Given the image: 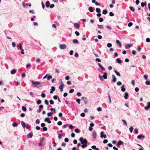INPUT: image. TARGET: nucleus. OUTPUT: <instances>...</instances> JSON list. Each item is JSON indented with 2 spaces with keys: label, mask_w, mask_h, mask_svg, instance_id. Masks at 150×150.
<instances>
[{
  "label": "nucleus",
  "mask_w": 150,
  "mask_h": 150,
  "mask_svg": "<svg viewBox=\"0 0 150 150\" xmlns=\"http://www.w3.org/2000/svg\"><path fill=\"white\" fill-rule=\"evenodd\" d=\"M117 84L118 86L121 85L122 84V83L120 81H118L117 83Z\"/></svg>",
  "instance_id": "obj_48"
},
{
  "label": "nucleus",
  "mask_w": 150,
  "mask_h": 150,
  "mask_svg": "<svg viewBox=\"0 0 150 150\" xmlns=\"http://www.w3.org/2000/svg\"><path fill=\"white\" fill-rule=\"evenodd\" d=\"M108 13L107 11L106 10H104L103 11L102 13L104 15Z\"/></svg>",
  "instance_id": "obj_24"
},
{
  "label": "nucleus",
  "mask_w": 150,
  "mask_h": 150,
  "mask_svg": "<svg viewBox=\"0 0 150 150\" xmlns=\"http://www.w3.org/2000/svg\"><path fill=\"white\" fill-rule=\"evenodd\" d=\"M75 27L76 28H79V25L76 23H75L74 24Z\"/></svg>",
  "instance_id": "obj_15"
},
{
  "label": "nucleus",
  "mask_w": 150,
  "mask_h": 150,
  "mask_svg": "<svg viewBox=\"0 0 150 150\" xmlns=\"http://www.w3.org/2000/svg\"><path fill=\"white\" fill-rule=\"evenodd\" d=\"M52 76H51L49 75L47 77V80H50V79H52Z\"/></svg>",
  "instance_id": "obj_37"
},
{
  "label": "nucleus",
  "mask_w": 150,
  "mask_h": 150,
  "mask_svg": "<svg viewBox=\"0 0 150 150\" xmlns=\"http://www.w3.org/2000/svg\"><path fill=\"white\" fill-rule=\"evenodd\" d=\"M108 97L110 103H111V100L109 93H108Z\"/></svg>",
  "instance_id": "obj_43"
},
{
  "label": "nucleus",
  "mask_w": 150,
  "mask_h": 150,
  "mask_svg": "<svg viewBox=\"0 0 150 150\" xmlns=\"http://www.w3.org/2000/svg\"><path fill=\"white\" fill-rule=\"evenodd\" d=\"M116 60L118 63L120 64L121 63V60L119 58H117V59Z\"/></svg>",
  "instance_id": "obj_34"
},
{
  "label": "nucleus",
  "mask_w": 150,
  "mask_h": 150,
  "mask_svg": "<svg viewBox=\"0 0 150 150\" xmlns=\"http://www.w3.org/2000/svg\"><path fill=\"white\" fill-rule=\"evenodd\" d=\"M41 96L42 98H45L46 96V95L45 93H42L41 94Z\"/></svg>",
  "instance_id": "obj_36"
},
{
  "label": "nucleus",
  "mask_w": 150,
  "mask_h": 150,
  "mask_svg": "<svg viewBox=\"0 0 150 150\" xmlns=\"http://www.w3.org/2000/svg\"><path fill=\"white\" fill-rule=\"evenodd\" d=\"M89 10L91 12H93V10L92 7H90L89 8Z\"/></svg>",
  "instance_id": "obj_30"
},
{
  "label": "nucleus",
  "mask_w": 150,
  "mask_h": 150,
  "mask_svg": "<svg viewBox=\"0 0 150 150\" xmlns=\"http://www.w3.org/2000/svg\"><path fill=\"white\" fill-rule=\"evenodd\" d=\"M61 84L59 86V88L60 89V91L61 92L63 91V88L64 86V85L63 84V82L62 81H61Z\"/></svg>",
  "instance_id": "obj_4"
},
{
  "label": "nucleus",
  "mask_w": 150,
  "mask_h": 150,
  "mask_svg": "<svg viewBox=\"0 0 150 150\" xmlns=\"http://www.w3.org/2000/svg\"><path fill=\"white\" fill-rule=\"evenodd\" d=\"M132 46V44H127L125 45V47L127 49L129 48Z\"/></svg>",
  "instance_id": "obj_6"
},
{
  "label": "nucleus",
  "mask_w": 150,
  "mask_h": 150,
  "mask_svg": "<svg viewBox=\"0 0 150 150\" xmlns=\"http://www.w3.org/2000/svg\"><path fill=\"white\" fill-rule=\"evenodd\" d=\"M22 109L24 111H26L27 110L26 107L23 106L22 107Z\"/></svg>",
  "instance_id": "obj_33"
},
{
  "label": "nucleus",
  "mask_w": 150,
  "mask_h": 150,
  "mask_svg": "<svg viewBox=\"0 0 150 150\" xmlns=\"http://www.w3.org/2000/svg\"><path fill=\"white\" fill-rule=\"evenodd\" d=\"M112 82H115L116 81V78L114 75H112Z\"/></svg>",
  "instance_id": "obj_9"
},
{
  "label": "nucleus",
  "mask_w": 150,
  "mask_h": 150,
  "mask_svg": "<svg viewBox=\"0 0 150 150\" xmlns=\"http://www.w3.org/2000/svg\"><path fill=\"white\" fill-rule=\"evenodd\" d=\"M114 72L117 76H120V74L119 72H118L116 70H115L114 71Z\"/></svg>",
  "instance_id": "obj_35"
},
{
  "label": "nucleus",
  "mask_w": 150,
  "mask_h": 150,
  "mask_svg": "<svg viewBox=\"0 0 150 150\" xmlns=\"http://www.w3.org/2000/svg\"><path fill=\"white\" fill-rule=\"evenodd\" d=\"M55 90V87L54 86H52L51 87V91H50V93H53L54 91Z\"/></svg>",
  "instance_id": "obj_7"
},
{
  "label": "nucleus",
  "mask_w": 150,
  "mask_h": 150,
  "mask_svg": "<svg viewBox=\"0 0 150 150\" xmlns=\"http://www.w3.org/2000/svg\"><path fill=\"white\" fill-rule=\"evenodd\" d=\"M44 121L45 122H47L48 123H51V121L49 120V118L48 117L46 118L44 120Z\"/></svg>",
  "instance_id": "obj_11"
},
{
  "label": "nucleus",
  "mask_w": 150,
  "mask_h": 150,
  "mask_svg": "<svg viewBox=\"0 0 150 150\" xmlns=\"http://www.w3.org/2000/svg\"><path fill=\"white\" fill-rule=\"evenodd\" d=\"M150 108V102H149L148 105L147 106L145 107L144 108V109L146 110H147L149 108Z\"/></svg>",
  "instance_id": "obj_10"
},
{
  "label": "nucleus",
  "mask_w": 150,
  "mask_h": 150,
  "mask_svg": "<svg viewBox=\"0 0 150 150\" xmlns=\"http://www.w3.org/2000/svg\"><path fill=\"white\" fill-rule=\"evenodd\" d=\"M121 90L122 92H124L125 91V88L124 87V85H123L121 86Z\"/></svg>",
  "instance_id": "obj_19"
},
{
  "label": "nucleus",
  "mask_w": 150,
  "mask_h": 150,
  "mask_svg": "<svg viewBox=\"0 0 150 150\" xmlns=\"http://www.w3.org/2000/svg\"><path fill=\"white\" fill-rule=\"evenodd\" d=\"M31 83L33 84V86L36 87L37 88H39L42 86V85H40V83L39 81L34 82L32 81Z\"/></svg>",
  "instance_id": "obj_1"
},
{
  "label": "nucleus",
  "mask_w": 150,
  "mask_h": 150,
  "mask_svg": "<svg viewBox=\"0 0 150 150\" xmlns=\"http://www.w3.org/2000/svg\"><path fill=\"white\" fill-rule=\"evenodd\" d=\"M146 41L149 42H150V39L149 38H147L146 39Z\"/></svg>",
  "instance_id": "obj_64"
},
{
  "label": "nucleus",
  "mask_w": 150,
  "mask_h": 150,
  "mask_svg": "<svg viewBox=\"0 0 150 150\" xmlns=\"http://www.w3.org/2000/svg\"><path fill=\"white\" fill-rule=\"evenodd\" d=\"M133 129V128L132 126L131 127L129 128V130L131 133H132Z\"/></svg>",
  "instance_id": "obj_32"
},
{
  "label": "nucleus",
  "mask_w": 150,
  "mask_h": 150,
  "mask_svg": "<svg viewBox=\"0 0 150 150\" xmlns=\"http://www.w3.org/2000/svg\"><path fill=\"white\" fill-rule=\"evenodd\" d=\"M96 132L94 131L93 132V136L94 139H96Z\"/></svg>",
  "instance_id": "obj_8"
},
{
  "label": "nucleus",
  "mask_w": 150,
  "mask_h": 150,
  "mask_svg": "<svg viewBox=\"0 0 150 150\" xmlns=\"http://www.w3.org/2000/svg\"><path fill=\"white\" fill-rule=\"evenodd\" d=\"M75 33L76 35L77 36H78L79 35V33L77 31H76L75 32Z\"/></svg>",
  "instance_id": "obj_60"
},
{
  "label": "nucleus",
  "mask_w": 150,
  "mask_h": 150,
  "mask_svg": "<svg viewBox=\"0 0 150 150\" xmlns=\"http://www.w3.org/2000/svg\"><path fill=\"white\" fill-rule=\"evenodd\" d=\"M96 11L97 13H100L101 12L100 9L99 8H97L96 9Z\"/></svg>",
  "instance_id": "obj_28"
},
{
  "label": "nucleus",
  "mask_w": 150,
  "mask_h": 150,
  "mask_svg": "<svg viewBox=\"0 0 150 150\" xmlns=\"http://www.w3.org/2000/svg\"><path fill=\"white\" fill-rule=\"evenodd\" d=\"M12 45L13 47H16V45L15 43L14 42H12Z\"/></svg>",
  "instance_id": "obj_61"
},
{
  "label": "nucleus",
  "mask_w": 150,
  "mask_h": 150,
  "mask_svg": "<svg viewBox=\"0 0 150 150\" xmlns=\"http://www.w3.org/2000/svg\"><path fill=\"white\" fill-rule=\"evenodd\" d=\"M109 15L110 16H114V14L112 12H110V13H109Z\"/></svg>",
  "instance_id": "obj_53"
},
{
  "label": "nucleus",
  "mask_w": 150,
  "mask_h": 150,
  "mask_svg": "<svg viewBox=\"0 0 150 150\" xmlns=\"http://www.w3.org/2000/svg\"><path fill=\"white\" fill-rule=\"evenodd\" d=\"M50 3L49 1H47L46 2V6L48 8L50 6Z\"/></svg>",
  "instance_id": "obj_18"
},
{
  "label": "nucleus",
  "mask_w": 150,
  "mask_h": 150,
  "mask_svg": "<svg viewBox=\"0 0 150 150\" xmlns=\"http://www.w3.org/2000/svg\"><path fill=\"white\" fill-rule=\"evenodd\" d=\"M106 28L108 29L109 30H111L112 29H111V27L109 26V25H107L106 26Z\"/></svg>",
  "instance_id": "obj_63"
},
{
  "label": "nucleus",
  "mask_w": 150,
  "mask_h": 150,
  "mask_svg": "<svg viewBox=\"0 0 150 150\" xmlns=\"http://www.w3.org/2000/svg\"><path fill=\"white\" fill-rule=\"evenodd\" d=\"M80 101H81V100L80 99H77L76 100V101L79 104H80Z\"/></svg>",
  "instance_id": "obj_49"
},
{
  "label": "nucleus",
  "mask_w": 150,
  "mask_h": 150,
  "mask_svg": "<svg viewBox=\"0 0 150 150\" xmlns=\"http://www.w3.org/2000/svg\"><path fill=\"white\" fill-rule=\"evenodd\" d=\"M69 139L67 138H66L64 139V141L65 142H69Z\"/></svg>",
  "instance_id": "obj_59"
},
{
  "label": "nucleus",
  "mask_w": 150,
  "mask_h": 150,
  "mask_svg": "<svg viewBox=\"0 0 150 150\" xmlns=\"http://www.w3.org/2000/svg\"><path fill=\"white\" fill-rule=\"evenodd\" d=\"M145 83L148 85H150V81H146L145 82Z\"/></svg>",
  "instance_id": "obj_40"
},
{
  "label": "nucleus",
  "mask_w": 150,
  "mask_h": 150,
  "mask_svg": "<svg viewBox=\"0 0 150 150\" xmlns=\"http://www.w3.org/2000/svg\"><path fill=\"white\" fill-rule=\"evenodd\" d=\"M79 140L81 142V143L82 144H87L88 143L87 141L85 139H83L82 137L79 138Z\"/></svg>",
  "instance_id": "obj_2"
},
{
  "label": "nucleus",
  "mask_w": 150,
  "mask_h": 150,
  "mask_svg": "<svg viewBox=\"0 0 150 150\" xmlns=\"http://www.w3.org/2000/svg\"><path fill=\"white\" fill-rule=\"evenodd\" d=\"M60 48L61 49H64L67 48V46L65 44L61 45H60Z\"/></svg>",
  "instance_id": "obj_5"
},
{
  "label": "nucleus",
  "mask_w": 150,
  "mask_h": 150,
  "mask_svg": "<svg viewBox=\"0 0 150 150\" xmlns=\"http://www.w3.org/2000/svg\"><path fill=\"white\" fill-rule=\"evenodd\" d=\"M16 70L15 69H13L11 71V74H13L16 73Z\"/></svg>",
  "instance_id": "obj_25"
},
{
  "label": "nucleus",
  "mask_w": 150,
  "mask_h": 150,
  "mask_svg": "<svg viewBox=\"0 0 150 150\" xmlns=\"http://www.w3.org/2000/svg\"><path fill=\"white\" fill-rule=\"evenodd\" d=\"M21 122L22 127L24 128H25L26 127V125L25 123L23 121H21Z\"/></svg>",
  "instance_id": "obj_21"
},
{
  "label": "nucleus",
  "mask_w": 150,
  "mask_h": 150,
  "mask_svg": "<svg viewBox=\"0 0 150 150\" xmlns=\"http://www.w3.org/2000/svg\"><path fill=\"white\" fill-rule=\"evenodd\" d=\"M25 114L24 113H22L20 115L21 117H24L25 116Z\"/></svg>",
  "instance_id": "obj_50"
},
{
  "label": "nucleus",
  "mask_w": 150,
  "mask_h": 150,
  "mask_svg": "<svg viewBox=\"0 0 150 150\" xmlns=\"http://www.w3.org/2000/svg\"><path fill=\"white\" fill-rule=\"evenodd\" d=\"M116 42L118 44L119 47H121L122 45L121 44V42L120 41L118 40H116Z\"/></svg>",
  "instance_id": "obj_17"
},
{
  "label": "nucleus",
  "mask_w": 150,
  "mask_h": 150,
  "mask_svg": "<svg viewBox=\"0 0 150 150\" xmlns=\"http://www.w3.org/2000/svg\"><path fill=\"white\" fill-rule=\"evenodd\" d=\"M62 122L61 121H59L57 122V124L59 125H62Z\"/></svg>",
  "instance_id": "obj_58"
},
{
  "label": "nucleus",
  "mask_w": 150,
  "mask_h": 150,
  "mask_svg": "<svg viewBox=\"0 0 150 150\" xmlns=\"http://www.w3.org/2000/svg\"><path fill=\"white\" fill-rule=\"evenodd\" d=\"M45 104L46 105H47L49 104V102H48V101L47 100H46V99H45Z\"/></svg>",
  "instance_id": "obj_51"
},
{
  "label": "nucleus",
  "mask_w": 150,
  "mask_h": 150,
  "mask_svg": "<svg viewBox=\"0 0 150 150\" xmlns=\"http://www.w3.org/2000/svg\"><path fill=\"white\" fill-rule=\"evenodd\" d=\"M99 21L100 22H102L103 21V19L102 18H100L99 19Z\"/></svg>",
  "instance_id": "obj_62"
},
{
  "label": "nucleus",
  "mask_w": 150,
  "mask_h": 150,
  "mask_svg": "<svg viewBox=\"0 0 150 150\" xmlns=\"http://www.w3.org/2000/svg\"><path fill=\"white\" fill-rule=\"evenodd\" d=\"M85 114L83 112L81 113L80 115V116L82 117H85Z\"/></svg>",
  "instance_id": "obj_57"
},
{
  "label": "nucleus",
  "mask_w": 150,
  "mask_h": 150,
  "mask_svg": "<svg viewBox=\"0 0 150 150\" xmlns=\"http://www.w3.org/2000/svg\"><path fill=\"white\" fill-rule=\"evenodd\" d=\"M73 42L74 43H77L78 42V41L77 39H74L73 40Z\"/></svg>",
  "instance_id": "obj_31"
},
{
  "label": "nucleus",
  "mask_w": 150,
  "mask_h": 150,
  "mask_svg": "<svg viewBox=\"0 0 150 150\" xmlns=\"http://www.w3.org/2000/svg\"><path fill=\"white\" fill-rule=\"evenodd\" d=\"M41 103V100H38L37 102V103L38 104H40Z\"/></svg>",
  "instance_id": "obj_41"
},
{
  "label": "nucleus",
  "mask_w": 150,
  "mask_h": 150,
  "mask_svg": "<svg viewBox=\"0 0 150 150\" xmlns=\"http://www.w3.org/2000/svg\"><path fill=\"white\" fill-rule=\"evenodd\" d=\"M87 146V144H83L82 145V147L83 148H84L86 147Z\"/></svg>",
  "instance_id": "obj_54"
},
{
  "label": "nucleus",
  "mask_w": 150,
  "mask_h": 150,
  "mask_svg": "<svg viewBox=\"0 0 150 150\" xmlns=\"http://www.w3.org/2000/svg\"><path fill=\"white\" fill-rule=\"evenodd\" d=\"M53 113L52 112H49L47 113V115L48 116L50 117L52 115Z\"/></svg>",
  "instance_id": "obj_38"
},
{
  "label": "nucleus",
  "mask_w": 150,
  "mask_h": 150,
  "mask_svg": "<svg viewBox=\"0 0 150 150\" xmlns=\"http://www.w3.org/2000/svg\"><path fill=\"white\" fill-rule=\"evenodd\" d=\"M17 47L18 50L21 49L22 48V47L21 44H19L18 45H17Z\"/></svg>",
  "instance_id": "obj_13"
},
{
  "label": "nucleus",
  "mask_w": 150,
  "mask_h": 150,
  "mask_svg": "<svg viewBox=\"0 0 150 150\" xmlns=\"http://www.w3.org/2000/svg\"><path fill=\"white\" fill-rule=\"evenodd\" d=\"M98 28L99 29H103V25H98Z\"/></svg>",
  "instance_id": "obj_39"
},
{
  "label": "nucleus",
  "mask_w": 150,
  "mask_h": 150,
  "mask_svg": "<svg viewBox=\"0 0 150 150\" xmlns=\"http://www.w3.org/2000/svg\"><path fill=\"white\" fill-rule=\"evenodd\" d=\"M33 136V133L32 132H30L28 135L27 137L29 138H31Z\"/></svg>",
  "instance_id": "obj_12"
},
{
  "label": "nucleus",
  "mask_w": 150,
  "mask_h": 150,
  "mask_svg": "<svg viewBox=\"0 0 150 150\" xmlns=\"http://www.w3.org/2000/svg\"><path fill=\"white\" fill-rule=\"evenodd\" d=\"M123 142L121 141H120L118 142L117 144V146H118L123 144Z\"/></svg>",
  "instance_id": "obj_16"
},
{
  "label": "nucleus",
  "mask_w": 150,
  "mask_h": 150,
  "mask_svg": "<svg viewBox=\"0 0 150 150\" xmlns=\"http://www.w3.org/2000/svg\"><path fill=\"white\" fill-rule=\"evenodd\" d=\"M133 25V23L132 22H129V23L128 24V26L129 27H131Z\"/></svg>",
  "instance_id": "obj_47"
},
{
  "label": "nucleus",
  "mask_w": 150,
  "mask_h": 150,
  "mask_svg": "<svg viewBox=\"0 0 150 150\" xmlns=\"http://www.w3.org/2000/svg\"><path fill=\"white\" fill-rule=\"evenodd\" d=\"M128 93L127 92H125V97L124 98L125 99H127L128 98Z\"/></svg>",
  "instance_id": "obj_20"
},
{
  "label": "nucleus",
  "mask_w": 150,
  "mask_h": 150,
  "mask_svg": "<svg viewBox=\"0 0 150 150\" xmlns=\"http://www.w3.org/2000/svg\"><path fill=\"white\" fill-rule=\"evenodd\" d=\"M40 121L39 119H37L36 120L35 123L36 124H38L40 123Z\"/></svg>",
  "instance_id": "obj_46"
},
{
  "label": "nucleus",
  "mask_w": 150,
  "mask_h": 150,
  "mask_svg": "<svg viewBox=\"0 0 150 150\" xmlns=\"http://www.w3.org/2000/svg\"><path fill=\"white\" fill-rule=\"evenodd\" d=\"M107 46L109 47H111L112 46V44L111 43H108L107 44Z\"/></svg>",
  "instance_id": "obj_42"
},
{
  "label": "nucleus",
  "mask_w": 150,
  "mask_h": 150,
  "mask_svg": "<svg viewBox=\"0 0 150 150\" xmlns=\"http://www.w3.org/2000/svg\"><path fill=\"white\" fill-rule=\"evenodd\" d=\"M14 127H16L18 125V124L16 122H14L12 125Z\"/></svg>",
  "instance_id": "obj_27"
},
{
  "label": "nucleus",
  "mask_w": 150,
  "mask_h": 150,
  "mask_svg": "<svg viewBox=\"0 0 150 150\" xmlns=\"http://www.w3.org/2000/svg\"><path fill=\"white\" fill-rule=\"evenodd\" d=\"M45 139V138L44 137H42L41 138L40 141V143L38 144V145L39 146H42Z\"/></svg>",
  "instance_id": "obj_3"
},
{
  "label": "nucleus",
  "mask_w": 150,
  "mask_h": 150,
  "mask_svg": "<svg viewBox=\"0 0 150 150\" xmlns=\"http://www.w3.org/2000/svg\"><path fill=\"white\" fill-rule=\"evenodd\" d=\"M75 132L76 133H79L80 132V130H79L77 128L75 129Z\"/></svg>",
  "instance_id": "obj_29"
},
{
  "label": "nucleus",
  "mask_w": 150,
  "mask_h": 150,
  "mask_svg": "<svg viewBox=\"0 0 150 150\" xmlns=\"http://www.w3.org/2000/svg\"><path fill=\"white\" fill-rule=\"evenodd\" d=\"M144 138L145 137L144 136L142 135H139L137 137V139H140L141 138Z\"/></svg>",
  "instance_id": "obj_22"
},
{
  "label": "nucleus",
  "mask_w": 150,
  "mask_h": 150,
  "mask_svg": "<svg viewBox=\"0 0 150 150\" xmlns=\"http://www.w3.org/2000/svg\"><path fill=\"white\" fill-rule=\"evenodd\" d=\"M74 91V89H71L69 91V92L70 93H72Z\"/></svg>",
  "instance_id": "obj_55"
},
{
  "label": "nucleus",
  "mask_w": 150,
  "mask_h": 150,
  "mask_svg": "<svg viewBox=\"0 0 150 150\" xmlns=\"http://www.w3.org/2000/svg\"><path fill=\"white\" fill-rule=\"evenodd\" d=\"M107 73L106 72H105L104 73L103 76V77L104 79H106L107 78Z\"/></svg>",
  "instance_id": "obj_14"
},
{
  "label": "nucleus",
  "mask_w": 150,
  "mask_h": 150,
  "mask_svg": "<svg viewBox=\"0 0 150 150\" xmlns=\"http://www.w3.org/2000/svg\"><path fill=\"white\" fill-rule=\"evenodd\" d=\"M50 103L51 104L53 105L54 103L53 101L52 100H50Z\"/></svg>",
  "instance_id": "obj_52"
},
{
  "label": "nucleus",
  "mask_w": 150,
  "mask_h": 150,
  "mask_svg": "<svg viewBox=\"0 0 150 150\" xmlns=\"http://www.w3.org/2000/svg\"><path fill=\"white\" fill-rule=\"evenodd\" d=\"M76 95L78 96H81V94L80 92H78L77 93Z\"/></svg>",
  "instance_id": "obj_44"
},
{
  "label": "nucleus",
  "mask_w": 150,
  "mask_h": 150,
  "mask_svg": "<svg viewBox=\"0 0 150 150\" xmlns=\"http://www.w3.org/2000/svg\"><path fill=\"white\" fill-rule=\"evenodd\" d=\"M58 137L59 139H60L62 138V134H58Z\"/></svg>",
  "instance_id": "obj_45"
},
{
  "label": "nucleus",
  "mask_w": 150,
  "mask_h": 150,
  "mask_svg": "<svg viewBox=\"0 0 150 150\" xmlns=\"http://www.w3.org/2000/svg\"><path fill=\"white\" fill-rule=\"evenodd\" d=\"M81 100L84 101L85 100H87V98L85 97H83L81 98Z\"/></svg>",
  "instance_id": "obj_56"
},
{
  "label": "nucleus",
  "mask_w": 150,
  "mask_h": 150,
  "mask_svg": "<svg viewBox=\"0 0 150 150\" xmlns=\"http://www.w3.org/2000/svg\"><path fill=\"white\" fill-rule=\"evenodd\" d=\"M146 5V2H145L144 3L142 2L141 4V6L142 7H144Z\"/></svg>",
  "instance_id": "obj_26"
},
{
  "label": "nucleus",
  "mask_w": 150,
  "mask_h": 150,
  "mask_svg": "<svg viewBox=\"0 0 150 150\" xmlns=\"http://www.w3.org/2000/svg\"><path fill=\"white\" fill-rule=\"evenodd\" d=\"M129 9H130V10L132 11V12H134V11H135V9H134V8L133 7H132V6H130L129 7Z\"/></svg>",
  "instance_id": "obj_23"
}]
</instances>
